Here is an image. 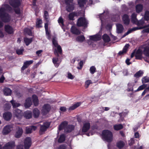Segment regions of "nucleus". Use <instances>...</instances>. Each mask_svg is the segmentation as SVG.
<instances>
[{
	"label": "nucleus",
	"mask_w": 149,
	"mask_h": 149,
	"mask_svg": "<svg viewBox=\"0 0 149 149\" xmlns=\"http://www.w3.org/2000/svg\"><path fill=\"white\" fill-rule=\"evenodd\" d=\"M12 10V8L8 4H4L2 5L0 8V19L3 22L7 23L10 21V16L6 11H10Z\"/></svg>",
	"instance_id": "1"
},
{
	"label": "nucleus",
	"mask_w": 149,
	"mask_h": 149,
	"mask_svg": "<svg viewBox=\"0 0 149 149\" xmlns=\"http://www.w3.org/2000/svg\"><path fill=\"white\" fill-rule=\"evenodd\" d=\"M74 127L72 125H68V123L67 121L62 122L59 126L58 129L61 130L63 129L64 130V132L65 133H69L74 129Z\"/></svg>",
	"instance_id": "2"
},
{
	"label": "nucleus",
	"mask_w": 149,
	"mask_h": 149,
	"mask_svg": "<svg viewBox=\"0 0 149 149\" xmlns=\"http://www.w3.org/2000/svg\"><path fill=\"white\" fill-rule=\"evenodd\" d=\"M102 137L103 139L107 142H110L113 140L112 133L108 130H104L102 132Z\"/></svg>",
	"instance_id": "3"
},
{
	"label": "nucleus",
	"mask_w": 149,
	"mask_h": 149,
	"mask_svg": "<svg viewBox=\"0 0 149 149\" xmlns=\"http://www.w3.org/2000/svg\"><path fill=\"white\" fill-rule=\"evenodd\" d=\"M13 125H8L5 126L3 128L2 133L3 135H7L10 133L12 130Z\"/></svg>",
	"instance_id": "4"
},
{
	"label": "nucleus",
	"mask_w": 149,
	"mask_h": 149,
	"mask_svg": "<svg viewBox=\"0 0 149 149\" xmlns=\"http://www.w3.org/2000/svg\"><path fill=\"white\" fill-rule=\"evenodd\" d=\"M77 24L79 26L85 27L87 26V22L84 18L80 17L78 19Z\"/></svg>",
	"instance_id": "5"
},
{
	"label": "nucleus",
	"mask_w": 149,
	"mask_h": 149,
	"mask_svg": "<svg viewBox=\"0 0 149 149\" xmlns=\"http://www.w3.org/2000/svg\"><path fill=\"white\" fill-rule=\"evenodd\" d=\"M50 125V123L49 122H46L44 123L42 125H41L39 131L40 134H42L43 132L46 130Z\"/></svg>",
	"instance_id": "6"
},
{
	"label": "nucleus",
	"mask_w": 149,
	"mask_h": 149,
	"mask_svg": "<svg viewBox=\"0 0 149 149\" xmlns=\"http://www.w3.org/2000/svg\"><path fill=\"white\" fill-rule=\"evenodd\" d=\"M9 3L13 8L19 7L20 5L19 0H9Z\"/></svg>",
	"instance_id": "7"
},
{
	"label": "nucleus",
	"mask_w": 149,
	"mask_h": 149,
	"mask_svg": "<svg viewBox=\"0 0 149 149\" xmlns=\"http://www.w3.org/2000/svg\"><path fill=\"white\" fill-rule=\"evenodd\" d=\"M50 109V107L48 104H45L42 107V112L43 115L47 113Z\"/></svg>",
	"instance_id": "8"
},
{
	"label": "nucleus",
	"mask_w": 149,
	"mask_h": 149,
	"mask_svg": "<svg viewBox=\"0 0 149 149\" xmlns=\"http://www.w3.org/2000/svg\"><path fill=\"white\" fill-rule=\"evenodd\" d=\"M31 138L29 137L26 138L24 141V145L25 149H29L31 146Z\"/></svg>",
	"instance_id": "9"
},
{
	"label": "nucleus",
	"mask_w": 149,
	"mask_h": 149,
	"mask_svg": "<svg viewBox=\"0 0 149 149\" xmlns=\"http://www.w3.org/2000/svg\"><path fill=\"white\" fill-rule=\"evenodd\" d=\"M15 146V142L13 141L8 142L3 147V149H12Z\"/></svg>",
	"instance_id": "10"
},
{
	"label": "nucleus",
	"mask_w": 149,
	"mask_h": 149,
	"mask_svg": "<svg viewBox=\"0 0 149 149\" xmlns=\"http://www.w3.org/2000/svg\"><path fill=\"white\" fill-rule=\"evenodd\" d=\"M14 115L18 119H21L22 117V113H21V111L18 109H16L14 112Z\"/></svg>",
	"instance_id": "11"
},
{
	"label": "nucleus",
	"mask_w": 149,
	"mask_h": 149,
	"mask_svg": "<svg viewBox=\"0 0 149 149\" xmlns=\"http://www.w3.org/2000/svg\"><path fill=\"white\" fill-rule=\"evenodd\" d=\"M90 124L88 122H86L84 123L82 128V132H87L90 129Z\"/></svg>",
	"instance_id": "12"
},
{
	"label": "nucleus",
	"mask_w": 149,
	"mask_h": 149,
	"mask_svg": "<svg viewBox=\"0 0 149 149\" xmlns=\"http://www.w3.org/2000/svg\"><path fill=\"white\" fill-rule=\"evenodd\" d=\"M116 32L118 33H122L124 30V27L121 24H116Z\"/></svg>",
	"instance_id": "13"
},
{
	"label": "nucleus",
	"mask_w": 149,
	"mask_h": 149,
	"mask_svg": "<svg viewBox=\"0 0 149 149\" xmlns=\"http://www.w3.org/2000/svg\"><path fill=\"white\" fill-rule=\"evenodd\" d=\"M5 31L9 34H12L14 32L13 28L8 25L5 26Z\"/></svg>",
	"instance_id": "14"
},
{
	"label": "nucleus",
	"mask_w": 149,
	"mask_h": 149,
	"mask_svg": "<svg viewBox=\"0 0 149 149\" xmlns=\"http://www.w3.org/2000/svg\"><path fill=\"white\" fill-rule=\"evenodd\" d=\"M12 115L10 112H6L4 113L3 114V118L6 120L8 121L10 120Z\"/></svg>",
	"instance_id": "15"
},
{
	"label": "nucleus",
	"mask_w": 149,
	"mask_h": 149,
	"mask_svg": "<svg viewBox=\"0 0 149 149\" xmlns=\"http://www.w3.org/2000/svg\"><path fill=\"white\" fill-rule=\"evenodd\" d=\"M23 132L22 128L18 127L17 128V130L15 134V136L17 138H19L20 137Z\"/></svg>",
	"instance_id": "16"
},
{
	"label": "nucleus",
	"mask_w": 149,
	"mask_h": 149,
	"mask_svg": "<svg viewBox=\"0 0 149 149\" xmlns=\"http://www.w3.org/2000/svg\"><path fill=\"white\" fill-rule=\"evenodd\" d=\"M37 129V127L34 126L27 127L26 128V133L29 134L32 132V130H35Z\"/></svg>",
	"instance_id": "17"
},
{
	"label": "nucleus",
	"mask_w": 149,
	"mask_h": 149,
	"mask_svg": "<svg viewBox=\"0 0 149 149\" xmlns=\"http://www.w3.org/2000/svg\"><path fill=\"white\" fill-rule=\"evenodd\" d=\"M122 19L124 24L126 25H127L129 24L130 19L128 15L126 14L124 15Z\"/></svg>",
	"instance_id": "18"
},
{
	"label": "nucleus",
	"mask_w": 149,
	"mask_h": 149,
	"mask_svg": "<svg viewBox=\"0 0 149 149\" xmlns=\"http://www.w3.org/2000/svg\"><path fill=\"white\" fill-rule=\"evenodd\" d=\"M57 49H55L54 50V53L55 55L57 56H59L58 53L61 54L62 52V50L61 46L59 45L56 47Z\"/></svg>",
	"instance_id": "19"
},
{
	"label": "nucleus",
	"mask_w": 149,
	"mask_h": 149,
	"mask_svg": "<svg viewBox=\"0 0 149 149\" xmlns=\"http://www.w3.org/2000/svg\"><path fill=\"white\" fill-rule=\"evenodd\" d=\"M33 61V60H30L29 61H26L24 63L23 65L22 68V70H24L26 68H27L28 66L30 64H32Z\"/></svg>",
	"instance_id": "20"
},
{
	"label": "nucleus",
	"mask_w": 149,
	"mask_h": 149,
	"mask_svg": "<svg viewBox=\"0 0 149 149\" xmlns=\"http://www.w3.org/2000/svg\"><path fill=\"white\" fill-rule=\"evenodd\" d=\"M71 32L74 34L79 35L80 34V31L76 27L74 26H72L71 29Z\"/></svg>",
	"instance_id": "21"
},
{
	"label": "nucleus",
	"mask_w": 149,
	"mask_h": 149,
	"mask_svg": "<svg viewBox=\"0 0 149 149\" xmlns=\"http://www.w3.org/2000/svg\"><path fill=\"white\" fill-rule=\"evenodd\" d=\"M142 51L140 49H138L135 54L136 58L137 59H141L142 58Z\"/></svg>",
	"instance_id": "22"
},
{
	"label": "nucleus",
	"mask_w": 149,
	"mask_h": 149,
	"mask_svg": "<svg viewBox=\"0 0 149 149\" xmlns=\"http://www.w3.org/2000/svg\"><path fill=\"white\" fill-rule=\"evenodd\" d=\"M3 92L4 94L6 96L10 95L11 94L12 91L8 88H5L3 90Z\"/></svg>",
	"instance_id": "23"
},
{
	"label": "nucleus",
	"mask_w": 149,
	"mask_h": 149,
	"mask_svg": "<svg viewBox=\"0 0 149 149\" xmlns=\"http://www.w3.org/2000/svg\"><path fill=\"white\" fill-rule=\"evenodd\" d=\"M32 102L31 101V99L28 98L26 99L25 103V106L26 108H28L30 107L32 104Z\"/></svg>",
	"instance_id": "24"
},
{
	"label": "nucleus",
	"mask_w": 149,
	"mask_h": 149,
	"mask_svg": "<svg viewBox=\"0 0 149 149\" xmlns=\"http://www.w3.org/2000/svg\"><path fill=\"white\" fill-rule=\"evenodd\" d=\"M24 116L26 119H29L32 116V113L31 111H26L24 112Z\"/></svg>",
	"instance_id": "25"
},
{
	"label": "nucleus",
	"mask_w": 149,
	"mask_h": 149,
	"mask_svg": "<svg viewBox=\"0 0 149 149\" xmlns=\"http://www.w3.org/2000/svg\"><path fill=\"white\" fill-rule=\"evenodd\" d=\"M33 116L35 118L38 117L39 116L40 111L37 108L34 109L33 111Z\"/></svg>",
	"instance_id": "26"
},
{
	"label": "nucleus",
	"mask_w": 149,
	"mask_h": 149,
	"mask_svg": "<svg viewBox=\"0 0 149 149\" xmlns=\"http://www.w3.org/2000/svg\"><path fill=\"white\" fill-rule=\"evenodd\" d=\"M68 4L66 7V9L68 11L70 12L74 10V7L73 4Z\"/></svg>",
	"instance_id": "27"
},
{
	"label": "nucleus",
	"mask_w": 149,
	"mask_h": 149,
	"mask_svg": "<svg viewBox=\"0 0 149 149\" xmlns=\"http://www.w3.org/2000/svg\"><path fill=\"white\" fill-rule=\"evenodd\" d=\"M32 98L35 106H37L38 104V101L37 96L35 95H33Z\"/></svg>",
	"instance_id": "28"
},
{
	"label": "nucleus",
	"mask_w": 149,
	"mask_h": 149,
	"mask_svg": "<svg viewBox=\"0 0 149 149\" xmlns=\"http://www.w3.org/2000/svg\"><path fill=\"white\" fill-rule=\"evenodd\" d=\"M81 104V103L80 102H77L76 104H74L72 106L70 107L69 109V110H72L74 109H75L79 106Z\"/></svg>",
	"instance_id": "29"
},
{
	"label": "nucleus",
	"mask_w": 149,
	"mask_h": 149,
	"mask_svg": "<svg viewBox=\"0 0 149 149\" xmlns=\"http://www.w3.org/2000/svg\"><path fill=\"white\" fill-rule=\"evenodd\" d=\"M24 40L27 46L32 41V38H24Z\"/></svg>",
	"instance_id": "30"
},
{
	"label": "nucleus",
	"mask_w": 149,
	"mask_h": 149,
	"mask_svg": "<svg viewBox=\"0 0 149 149\" xmlns=\"http://www.w3.org/2000/svg\"><path fill=\"white\" fill-rule=\"evenodd\" d=\"M58 58H53L52 59L53 63L56 67H58L59 63H58Z\"/></svg>",
	"instance_id": "31"
},
{
	"label": "nucleus",
	"mask_w": 149,
	"mask_h": 149,
	"mask_svg": "<svg viewBox=\"0 0 149 149\" xmlns=\"http://www.w3.org/2000/svg\"><path fill=\"white\" fill-rule=\"evenodd\" d=\"M10 102L11 103L13 108H16L19 106L20 105V104L16 102L15 101L12 100H11Z\"/></svg>",
	"instance_id": "32"
},
{
	"label": "nucleus",
	"mask_w": 149,
	"mask_h": 149,
	"mask_svg": "<svg viewBox=\"0 0 149 149\" xmlns=\"http://www.w3.org/2000/svg\"><path fill=\"white\" fill-rule=\"evenodd\" d=\"M143 53L145 55L149 56V47H148L143 48Z\"/></svg>",
	"instance_id": "33"
},
{
	"label": "nucleus",
	"mask_w": 149,
	"mask_h": 149,
	"mask_svg": "<svg viewBox=\"0 0 149 149\" xmlns=\"http://www.w3.org/2000/svg\"><path fill=\"white\" fill-rule=\"evenodd\" d=\"M136 12L139 13L142 11L143 9V6L141 4H139L136 6Z\"/></svg>",
	"instance_id": "34"
},
{
	"label": "nucleus",
	"mask_w": 149,
	"mask_h": 149,
	"mask_svg": "<svg viewBox=\"0 0 149 149\" xmlns=\"http://www.w3.org/2000/svg\"><path fill=\"white\" fill-rule=\"evenodd\" d=\"M90 39L93 41H97L99 40L100 39V37L97 35H94L90 36Z\"/></svg>",
	"instance_id": "35"
},
{
	"label": "nucleus",
	"mask_w": 149,
	"mask_h": 149,
	"mask_svg": "<svg viewBox=\"0 0 149 149\" xmlns=\"http://www.w3.org/2000/svg\"><path fill=\"white\" fill-rule=\"evenodd\" d=\"M103 39L106 42H109L110 41L109 37L106 34H105L103 36Z\"/></svg>",
	"instance_id": "36"
},
{
	"label": "nucleus",
	"mask_w": 149,
	"mask_h": 149,
	"mask_svg": "<svg viewBox=\"0 0 149 149\" xmlns=\"http://www.w3.org/2000/svg\"><path fill=\"white\" fill-rule=\"evenodd\" d=\"M136 15L135 13H133L132 15V21L133 23L136 24L137 21L136 18Z\"/></svg>",
	"instance_id": "37"
},
{
	"label": "nucleus",
	"mask_w": 149,
	"mask_h": 149,
	"mask_svg": "<svg viewBox=\"0 0 149 149\" xmlns=\"http://www.w3.org/2000/svg\"><path fill=\"white\" fill-rule=\"evenodd\" d=\"M143 74V72L142 71L139 70L134 74V76L136 78H138L142 76Z\"/></svg>",
	"instance_id": "38"
},
{
	"label": "nucleus",
	"mask_w": 149,
	"mask_h": 149,
	"mask_svg": "<svg viewBox=\"0 0 149 149\" xmlns=\"http://www.w3.org/2000/svg\"><path fill=\"white\" fill-rule=\"evenodd\" d=\"M65 139V135L63 134L61 135L58 140L59 143H61L63 142Z\"/></svg>",
	"instance_id": "39"
},
{
	"label": "nucleus",
	"mask_w": 149,
	"mask_h": 149,
	"mask_svg": "<svg viewBox=\"0 0 149 149\" xmlns=\"http://www.w3.org/2000/svg\"><path fill=\"white\" fill-rule=\"evenodd\" d=\"M76 40L80 42H82L85 39V38L83 36H78L76 39Z\"/></svg>",
	"instance_id": "40"
},
{
	"label": "nucleus",
	"mask_w": 149,
	"mask_h": 149,
	"mask_svg": "<svg viewBox=\"0 0 149 149\" xmlns=\"http://www.w3.org/2000/svg\"><path fill=\"white\" fill-rule=\"evenodd\" d=\"M125 143L122 141H118L117 144V147L119 148H121L123 147L124 146Z\"/></svg>",
	"instance_id": "41"
},
{
	"label": "nucleus",
	"mask_w": 149,
	"mask_h": 149,
	"mask_svg": "<svg viewBox=\"0 0 149 149\" xmlns=\"http://www.w3.org/2000/svg\"><path fill=\"white\" fill-rule=\"evenodd\" d=\"M24 50L23 48L22 47H21L20 49H17L16 50V52L18 55L22 54Z\"/></svg>",
	"instance_id": "42"
},
{
	"label": "nucleus",
	"mask_w": 149,
	"mask_h": 149,
	"mask_svg": "<svg viewBox=\"0 0 149 149\" xmlns=\"http://www.w3.org/2000/svg\"><path fill=\"white\" fill-rule=\"evenodd\" d=\"M144 19H141L139 21L137 20L136 24L138 26H143L144 24Z\"/></svg>",
	"instance_id": "43"
},
{
	"label": "nucleus",
	"mask_w": 149,
	"mask_h": 149,
	"mask_svg": "<svg viewBox=\"0 0 149 149\" xmlns=\"http://www.w3.org/2000/svg\"><path fill=\"white\" fill-rule=\"evenodd\" d=\"M114 128L115 130H118L123 128V126L121 124H118L114 125Z\"/></svg>",
	"instance_id": "44"
},
{
	"label": "nucleus",
	"mask_w": 149,
	"mask_h": 149,
	"mask_svg": "<svg viewBox=\"0 0 149 149\" xmlns=\"http://www.w3.org/2000/svg\"><path fill=\"white\" fill-rule=\"evenodd\" d=\"M85 3V0H79L78 1V4L81 7H83Z\"/></svg>",
	"instance_id": "45"
},
{
	"label": "nucleus",
	"mask_w": 149,
	"mask_h": 149,
	"mask_svg": "<svg viewBox=\"0 0 149 149\" xmlns=\"http://www.w3.org/2000/svg\"><path fill=\"white\" fill-rule=\"evenodd\" d=\"M146 27V26H143L142 27H135L134 28H132V29H129L130 31L132 33V32L135 31L136 30H138V29H143L144 28Z\"/></svg>",
	"instance_id": "46"
},
{
	"label": "nucleus",
	"mask_w": 149,
	"mask_h": 149,
	"mask_svg": "<svg viewBox=\"0 0 149 149\" xmlns=\"http://www.w3.org/2000/svg\"><path fill=\"white\" fill-rule=\"evenodd\" d=\"M42 23V21L41 20L39 19H37V22L36 23V27H41L42 26H41V24Z\"/></svg>",
	"instance_id": "47"
},
{
	"label": "nucleus",
	"mask_w": 149,
	"mask_h": 149,
	"mask_svg": "<svg viewBox=\"0 0 149 149\" xmlns=\"http://www.w3.org/2000/svg\"><path fill=\"white\" fill-rule=\"evenodd\" d=\"M143 83H144L149 82V77H144L142 79Z\"/></svg>",
	"instance_id": "48"
},
{
	"label": "nucleus",
	"mask_w": 149,
	"mask_h": 149,
	"mask_svg": "<svg viewBox=\"0 0 149 149\" xmlns=\"http://www.w3.org/2000/svg\"><path fill=\"white\" fill-rule=\"evenodd\" d=\"M147 86L146 84H143L140 86L137 89L136 91H139L142 90L145 88Z\"/></svg>",
	"instance_id": "49"
},
{
	"label": "nucleus",
	"mask_w": 149,
	"mask_h": 149,
	"mask_svg": "<svg viewBox=\"0 0 149 149\" xmlns=\"http://www.w3.org/2000/svg\"><path fill=\"white\" fill-rule=\"evenodd\" d=\"M76 14L74 13H72L69 14L68 17L70 20H73L74 16Z\"/></svg>",
	"instance_id": "50"
},
{
	"label": "nucleus",
	"mask_w": 149,
	"mask_h": 149,
	"mask_svg": "<svg viewBox=\"0 0 149 149\" xmlns=\"http://www.w3.org/2000/svg\"><path fill=\"white\" fill-rule=\"evenodd\" d=\"M11 107V105L8 102L6 103L4 105V107L6 110H8L10 109Z\"/></svg>",
	"instance_id": "51"
},
{
	"label": "nucleus",
	"mask_w": 149,
	"mask_h": 149,
	"mask_svg": "<svg viewBox=\"0 0 149 149\" xmlns=\"http://www.w3.org/2000/svg\"><path fill=\"white\" fill-rule=\"evenodd\" d=\"M44 16L45 19L47 22H49V15L47 11H45L44 13Z\"/></svg>",
	"instance_id": "52"
},
{
	"label": "nucleus",
	"mask_w": 149,
	"mask_h": 149,
	"mask_svg": "<svg viewBox=\"0 0 149 149\" xmlns=\"http://www.w3.org/2000/svg\"><path fill=\"white\" fill-rule=\"evenodd\" d=\"M96 70L94 66L91 67L90 69V72L92 74H93L95 72Z\"/></svg>",
	"instance_id": "53"
},
{
	"label": "nucleus",
	"mask_w": 149,
	"mask_h": 149,
	"mask_svg": "<svg viewBox=\"0 0 149 149\" xmlns=\"http://www.w3.org/2000/svg\"><path fill=\"white\" fill-rule=\"evenodd\" d=\"M24 32L26 33L30 36L31 35L32 32L30 29L28 28H26L24 29Z\"/></svg>",
	"instance_id": "54"
},
{
	"label": "nucleus",
	"mask_w": 149,
	"mask_h": 149,
	"mask_svg": "<svg viewBox=\"0 0 149 149\" xmlns=\"http://www.w3.org/2000/svg\"><path fill=\"white\" fill-rule=\"evenodd\" d=\"M145 19L147 21H149V12L146 11L145 12Z\"/></svg>",
	"instance_id": "55"
},
{
	"label": "nucleus",
	"mask_w": 149,
	"mask_h": 149,
	"mask_svg": "<svg viewBox=\"0 0 149 149\" xmlns=\"http://www.w3.org/2000/svg\"><path fill=\"white\" fill-rule=\"evenodd\" d=\"M92 83L91 80H88L85 82V87L86 88L88 87L89 85Z\"/></svg>",
	"instance_id": "56"
},
{
	"label": "nucleus",
	"mask_w": 149,
	"mask_h": 149,
	"mask_svg": "<svg viewBox=\"0 0 149 149\" xmlns=\"http://www.w3.org/2000/svg\"><path fill=\"white\" fill-rule=\"evenodd\" d=\"M67 77L68 79H72L74 78V76L72 75L70 73L68 72V73Z\"/></svg>",
	"instance_id": "57"
},
{
	"label": "nucleus",
	"mask_w": 149,
	"mask_h": 149,
	"mask_svg": "<svg viewBox=\"0 0 149 149\" xmlns=\"http://www.w3.org/2000/svg\"><path fill=\"white\" fill-rule=\"evenodd\" d=\"M14 9L16 14H19L20 13V9L18 8V7L16 8H14Z\"/></svg>",
	"instance_id": "58"
},
{
	"label": "nucleus",
	"mask_w": 149,
	"mask_h": 149,
	"mask_svg": "<svg viewBox=\"0 0 149 149\" xmlns=\"http://www.w3.org/2000/svg\"><path fill=\"white\" fill-rule=\"evenodd\" d=\"M52 42L55 47H56V46L59 45L58 44L57 42L54 38L53 39Z\"/></svg>",
	"instance_id": "59"
},
{
	"label": "nucleus",
	"mask_w": 149,
	"mask_h": 149,
	"mask_svg": "<svg viewBox=\"0 0 149 149\" xmlns=\"http://www.w3.org/2000/svg\"><path fill=\"white\" fill-rule=\"evenodd\" d=\"M130 46V45L129 44H126L125 46H124V47L123 48V50L124 51V52H126L127 51V49Z\"/></svg>",
	"instance_id": "60"
},
{
	"label": "nucleus",
	"mask_w": 149,
	"mask_h": 149,
	"mask_svg": "<svg viewBox=\"0 0 149 149\" xmlns=\"http://www.w3.org/2000/svg\"><path fill=\"white\" fill-rule=\"evenodd\" d=\"M134 143V140L133 139H131L129 141V144L130 146L132 145Z\"/></svg>",
	"instance_id": "61"
},
{
	"label": "nucleus",
	"mask_w": 149,
	"mask_h": 149,
	"mask_svg": "<svg viewBox=\"0 0 149 149\" xmlns=\"http://www.w3.org/2000/svg\"><path fill=\"white\" fill-rule=\"evenodd\" d=\"M58 22L59 23L61 24L62 25L63 24V18L60 17L58 20Z\"/></svg>",
	"instance_id": "62"
},
{
	"label": "nucleus",
	"mask_w": 149,
	"mask_h": 149,
	"mask_svg": "<svg viewBox=\"0 0 149 149\" xmlns=\"http://www.w3.org/2000/svg\"><path fill=\"white\" fill-rule=\"evenodd\" d=\"M60 110L63 112H65L66 110V107H61L60 108Z\"/></svg>",
	"instance_id": "63"
},
{
	"label": "nucleus",
	"mask_w": 149,
	"mask_h": 149,
	"mask_svg": "<svg viewBox=\"0 0 149 149\" xmlns=\"http://www.w3.org/2000/svg\"><path fill=\"white\" fill-rule=\"evenodd\" d=\"M16 149H24V148L23 145H19L17 146Z\"/></svg>",
	"instance_id": "64"
}]
</instances>
